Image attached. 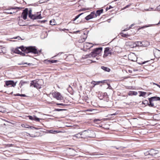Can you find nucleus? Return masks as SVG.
<instances>
[{"instance_id": "53", "label": "nucleus", "mask_w": 160, "mask_h": 160, "mask_svg": "<svg viewBox=\"0 0 160 160\" xmlns=\"http://www.w3.org/2000/svg\"><path fill=\"white\" fill-rule=\"evenodd\" d=\"M117 114V113H113V114H111V115H112H112H116Z\"/></svg>"}, {"instance_id": "22", "label": "nucleus", "mask_w": 160, "mask_h": 160, "mask_svg": "<svg viewBox=\"0 0 160 160\" xmlns=\"http://www.w3.org/2000/svg\"><path fill=\"white\" fill-rule=\"evenodd\" d=\"M19 48H16L14 51H13V52L14 53H17V54H20V53H21V52L19 50H18V48H19ZM20 49H21L20 48Z\"/></svg>"}, {"instance_id": "33", "label": "nucleus", "mask_w": 160, "mask_h": 160, "mask_svg": "<svg viewBox=\"0 0 160 160\" xmlns=\"http://www.w3.org/2000/svg\"><path fill=\"white\" fill-rule=\"evenodd\" d=\"M26 82H25L21 81L20 82V83H19V85H20V87H21V86H22L24 84L26 83Z\"/></svg>"}, {"instance_id": "23", "label": "nucleus", "mask_w": 160, "mask_h": 160, "mask_svg": "<svg viewBox=\"0 0 160 160\" xmlns=\"http://www.w3.org/2000/svg\"><path fill=\"white\" fill-rule=\"evenodd\" d=\"M139 92L140 93V95H139V96L140 97H141V96L144 97L146 94V92H145L140 91V92Z\"/></svg>"}, {"instance_id": "52", "label": "nucleus", "mask_w": 160, "mask_h": 160, "mask_svg": "<svg viewBox=\"0 0 160 160\" xmlns=\"http://www.w3.org/2000/svg\"><path fill=\"white\" fill-rule=\"evenodd\" d=\"M13 13H14V12H8V14H12Z\"/></svg>"}, {"instance_id": "49", "label": "nucleus", "mask_w": 160, "mask_h": 160, "mask_svg": "<svg viewBox=\"0 0 160 160\" xmlns=\"http://www.w3.org/2000/svg\"><path fill=\"white\" fill-rule=\"evenodd\" d=\"M157 9L158 10H160V5L157 7Z\"/></svg>"}, {"instance_id": "44", "label": "nucleus", "mask_w": 160, "mask_h": 160, "mask_svg": "<svg viewBox=\"0 0 160 160\" xmlns=\"http://www.w3.org/2000/svg\"><path fill=\"white\" fill-rule=\"evenodd\" d=\"M19 8H18V7H15V8H11V9H18Z\"/></svg>"}, {"instance_id": "35", "label": "nucleus", "mask_w": 160, "mask_h": 160, "mask_svg": "<svg viewBox=\"0 0 160 160\" xmlns=\"http://www.w3.org/2000/svg\"><path fill=\"white\" fill-rule=\"evenodd\" d=\"M131 5V4H129L128 5H127L125 7H124L123 8H122V10H124V9H126L127 8H128V7H129Z\"/></svg>"}, {"instance_id": "57", "label": "nucleus", "mask_w": 160, "mask_h": 160, "mask_svg": "<svg viewBox=\"0 0 160 160\" xmlns=\"http://www.w3.org/2000/svg\"><path fill=\"white\" fill-rule=\"evenodd\" d=\"M1 108L0 107V109H1ZM0 112H2V110H1V109H0Z\"/></svg>"}, {"instance_id": "29", "label": "nucleus", "mask_w": 160, "mask_h": 160, "mask_svg": "<svg viewBox=\"0 0 160 160\" xmlns=\"http://www.w3.org/2000/svg\"><path fill=\"white\" fill-rule=\"evenodd\" d=\"M83 14V13H82L77 16L75 18L73 19V21H74L76 20L81 15Z\"/></svg>"}, {"instance_id": "54", "label": "nucleus", "mask_w": 160, "mask_h": 160, "mask_svg": "<svg viewBox=\"0 0 160 160\" xmlns=\"http://www.w3.org/2000/svg\"><path fill=\"white\" fill-rule=\"evenodd\" d=\"M21 94H17L16 95L17 96H20Z\"/></svg>"}, {"instance_id": "38", "label": "nucleus", "mask_w": 160, "mask_h": 160, "mask_svg": "<svg viewBox=\"0 0 160 160\" xmlns=\"http://www.w3.org/2000/svg\"><path fill=\"white\" fill-rule=\"evenodd\" d=\"M130 46H131V47H132L133 46L132 45L133 44V43H134L133 42H128Z\"/></svg>"}, {"instance_id": "27", "label": "nucleus", "mask_w": 160, "mask_h": 160, "mask_svg": "<svg viewBox=\"0 0 160 160\" xmlns=\"http://www.w3.org/2000/svg\"><path fill=\"white\" fill-rule=\"evenodd\" d=\"M49 132L50 133H54V132H56L57 133H59L60 132V131H53L52 130H50L49 131Z\"/></svg>"}, {"instance_id": "24", "label": "nucleus", "mask_w": 160, "mask_h": 160, "mask_svg": "<svg viewBox=\"0 0 160 160\" xmlns=\"http://www.w3.org/2000/svg\"><path fill=\"white\" fill-rule=\"evenodd\" d=\"M50 24L51 25H54L56 24V22H55V20L54 19H52L50 21Z\"/></svg>"}, {"instance_id": "15", "label": "nucleus", "mask_w": 160, "mask_h": 160, "mask_svg": "<svg viewBox=\"0 0 160 160\" xmlns=\"http://www.w3.org/2000/svg\"><path fill=\"white\" fill-rule=\"evenodd\" d=\"M155 56L156 58L160 57V50L155 49L153 51Z\"/></svg>"}, {"instance_id": "37", "label": "nucleus", "mask_w": 160, "mask_h": 160, "mask_svg": "<svg viewBox=\"0 0 160 160\" xmlns=\"http://www.w3.org/2000/svg\"><path fill=\"white\" fill-rule=\"evenodd\" d=\"M12 38L15 39H17L18 40L22 39L21 38V37H14V38Z\"/></svg>"}, {"instance_id": "28", "label": "nucleus", "mask_w": 160, "mask_h": 160, "mask_svg": "<svg viewBox=\"0 0 160 160\" xmlns=\"http://www.w3.org/2000/svg\"><path fill=\"white\" fill-rule=\"evenodd\" d=\"M121 36L123 37H127L129 36L128 34H124L123 33H120Z\"/></svg>"}, {"instance_id": "30", "label": "nucleus", "mask_w": 160, "mask_h": 160, "mask_svg": "<svg viewBox=\"0 0 160 160\" xmlns=\"http://www.w3.org/2000/svg\"><path fill=\"white\" fill-rule=\"evenodd\" d=\"M151 152L152 153H153L154 154L158 153V151L157 150H155L153 149L152 150H151Z\"/></svg>"}, {"instance_id": "34", "label": "nucleus", "mask_w": 160, "mask_h": 160, "mask_svg": "<svg viewBox=\"0 0 160 160\" xmlns=\"http://www.w3.org/2000/svg\"><path fill=\"white\" fill-rule=\"evenodd\" d=\"M32 10H30L29 11V14H28V17L29 18H30V17L32 16Z\"/></svg>"}, {"instance_id": "7", "label": "nucleus", "mask_w": 160, "mask_h": 160, "mask_svg": "<svg viewBox=\"0 0 160 160\" xmlns=\"http://www.w3.org/2000/svg\"><path fill=\"white\" fill-rule=\"evenodd\" d=\"M112 54V52L109 48H105L104 54L103 55L104 58H106L108 56H110Z\"/></svg>"}, {"instance_id": "56", "label": "nucleus", "mask_w": 160, "mask_h": 160, "mask_svg": "<svg viewBox=\"0 0 160 160\" xmlns=\"http://www.w3.org/2000/svg\"><path fill=\"white\" fill-rule=\"evenodd\" d=\"M12 144H8L7 145V146H12Z\"/></svg>"}, {"instance_id": "31", "label": "nucleus", "mask_w": 160, "mask_h": 160, "mask_svg": "<svg viewBox=\"0 0 160 160\" xmlns=\"http://www.w3.org/2000/svg\"><path fill=\"white\" fill-rule=\"evenodd\" d=\"M49 62H50L51 63H55L57 62V60H49Z\"/></svg>"}, {"instance_id": "39", "label": "nucleus", "mask_w": 160, "mask_h": 160, "mask_svg": "<svg viewBox=\"0 0 160 160\" xmlns=\"http://www.w3.org/2000/svg\"><path fill=\"white\" fill-rule=\"evenodd\" d=\"M104 81H98V84H99L100 83H104Z\"/></svg>"}, {"instance_id": "17", "label": "nucleus", "mask_w": 160, "mask_h": 160, "mask_svg": "<svg viewBox=\"0 0 160 160\" xmlns=\"http://www.w3.org/2000/svg\"><path fill=\"white\" fill-rule=\"evenodd\" d=\"M29 119L32 120H34L36 121H39L41 119L38 118L35 116H28Z\"/></svg>"}, {"instance_id": "43", "label": "nucleus", "mask_w": 160, "mask_h": 160, "mask_svg": "<svg viewBox=\"0 0 160 160\" xmlns=\"http://www.w3.org/2000/svg\"><path fill=\"white\" fill-rule=\"evenodd\" d=\"M149 26H147V25H145V26H144L143 27H141L140 29H142V28H147V27H148Z\"/></svg>"}, {"instance_id": "25", "label": "nucleus", "mask_w": 160, "mask_h": 160, "mask_svg": "<svg viewBox=\"0 0 160 160\" xmlns=\"http://www.w3.org/2000/svg\"><path fill=\"white\" fill-rule=\"evenodd\" d=\"M91 83L93 85V87H94L95 85L98 84V81L95 82L93 81L91 82Z\"/></svg>"}, {"instance_id": "50", "label": "nucleus", "mask_w": 160, "mask_h": 160, "mask_svg": "<svg viewBox=\"0 0 160 160\" xmlns=\"http://www.w3.org/2000/svg\"><path fill=\"white\" fill-rule=\"evenodd\" d=\"M20 96L22 97H25L26 96V95L25 94H21Z\"/></svg>"}, {"instance_id": "1", "label": "nucleus", "mask_w": 160, "mask_h": 160, "mask_svg": "<svg viewBox=\"0 0 160 160\" xmlns=\"http://www.w3.org/2000/svg\"><path fill=\"white\" fill-rule=\"evenodd\" d=\"M21 48L22 51L24 52L28 53H32L34 54H38L39 52H40L41 51H38L36 48L35 47L29 46L27 47H24L23 46H22L19 48Z\"/></svg>"}, {"instance_id": "2", "label": "nucleus", "mask_w": 160, "mask_h": 160, "mask_svg": "<svg viewBox=\"0 0 160 160\" xmlns=\"http://www.w3.org/2000/svg\"><path fill=\"white\" fill-rule=\"evenodd\" d=\"M102 47L96 48L89 54L86 55L85 56V58H90L91 57L94 58L97 56L99 54L102 50Z\"/></svg>"}, {"instance_id": "26", "label": "nucleus", "mask_w": 160, "mask_h": 160, "mask_svg": "<svg viewBox=\"0 0 160 160\" xmlns=\"http://www.w3.org/2000/svg\"><path fill=\"white\" fill-rule=\"evenodd\" d=\"M130 94L129 95H136L138 94L137 92L135 91H131L130 92Z\"/></svg>"}, {"instance_id": "55", "label": "nucleus", "mask_w": 160, "mask_h": 160, "mask_svg": "<svg viewBox=\"0 0 160 160\" xmlns=\"http://www.w3.org/2000/svg\"><path fill=\"white\" fill-rule=\"evenodd\" d=\"M112 8V6H109V8H108V9H110V8Z\"/></svg>"}, {"instance_id": "36", "label": "nucleus", "mask_w": 160, "mask_h": 160, "mask_svg": "<svg viewBox=\"0 0 160 160\" xmlns=\"http://www.w3.org/2000/svg\"><path fill=\"white\" fill-rule=\"evenodd\" d=\"M57 105H62L64 106H66L67 105L66 104L63 103H57Z\"/></svg>"}, {"instance_id": "32", "label": "nucleus", "mask_w": 160, "mask_h": 160, "mask_svg": "<svg viewBox=\"0 0 160 160\" xmlns=\"http://www.w3.org/2000/svg\"><path fill=\"white\" fill-rule=\"evenodd\" d=\"M90 9L89 8H83L80 10L81 11H85L86 10H89Z\"/></svg>"}, {"instance_id": "18", "label": "nucleus", "mask_w": 160, "mask_h": 160, "mask_svg": "<svg viewBox=\"0 0 160 160\" xmlns=\"http://www.w3.org/2000/svg\"><path fill=\"white\" fill-rule=\"evenodd\" d=\"M150 98L152 99V100L153 101H160V98L159 97H152Z\"/></svg>"}, {"instance_id": "40", "label": "nucleus", "mask_w": 160, "mask_h": 160, "mask_svg": "<svg viewBox=\"0 0 160 160\" xmlns=\"http://www.w3.org/2000/svg\"><path fill=\"white\" fill-rule=\"evenodd\" d=\"M46 1L47 0H40L39 1L40 3H42L46 2Z\"/></svg>"}, {"instance_id": "5", "label": "nucleus", "mask_w": 160, "mask_h": 160, "mask_svg": "<svg viewBox=\"0 0 160 160\" xmlns=\"http://www.w3.org/2000/svg\"><path fill=\"white\" fill-rule=\"evenodd\" d=\"M81 132L82 138L92 137L93 136L91 134L94 133L93 132L89 130H85Z\"/></svg>"}, {"instance_id": "47", "label": "nucleus", "mask_w": 160, "mask_h": 160, "mask_svg": "<svg viewBox=\"0 0 160 160\" xmlns=\"http://www.w3.org/2000/svg\"><path fill=\"white\" fill-rule=\"evenodd\" d=\"M152 9H153V8H150L146 10V11H151Z\"/></svg>"}, {"instance_id": "8", "label": "nucleus", "mask_w": 160, "mask_h": 160, "mask_svg": "<svg viewBox=\"0 0 160 160\" xmlns=\"http://www.w3.org/2000/svg\"><path fill=\"white\" fill-rule=\"evenodd\" d=\"M52 95L54 98L58 100H60L62 99V96L60 93L58 92H54L52 93Z\"/></svg>"}, {"instance_id": "6", "label": "nucleus", "mask_w": 160, "mask_h": 160, "mask_svg": "<svg viewBox=\"0 0 160 160\" xmlns=\"http://www.w3.org/2000/svg\"><path fill=\"white\" fill-rule=\"evenodd\" d=\"M5 82V85H4L5 87L6 86L14 87L16 85L17 83V82H14V81L12 80L6 81Z\"/></svg>"}, {"instance_id": "10", "label": "nucleus", "mask_w": 160, "mask_h": 160, "mask_svg": "<svg viewBox=\"0 0 160 160\" xmlns=\"http://www.w3.org/2000/svg\"><path fill=\"white\" fill-rule=\"evenodd\" d=\"M128 59L132 61H135L137 59L136 55L133 53H131L128 55Z\"/></svg>"}, {"instance_id": "12", "label": "nucleus", "mask_w": 160, "mask_h": 160, "mask_svg": "<svg viewBox=\"0 0 160 160\" xmlns=\"http://www.w3.org/2000/svg\"><path fill=\"white\" fill-rule=\"evenodd\" d=\"M96 17L97 15L95 14V12H91L90 14L86 16L85 18V19L86 20H88L93 18H96Z\"/></svg>"}, {"instance_id": "19", "label": "nucleus", "mask_w": 160, "mask_h": 160, "mask_svg": "<svg viewBox=\"0 0 160 160\" xmlns=\"http://www.w3.org/2000/svg\"><path fill=\"white\" fill-rule=\"evenodd\" d=\"M149 106L151 107H155L154 106V103L153 102V101L152 100V99L149 98Z\"/></svg>"}, {"instance_id": "46", "label": "nucleus", "mask_w": 160, "mask_h": 160, "mask_svg": "<svg viewBox=\"0 0 160 160\" xmlns=\"http://www.w3.org/2000/svg\"><path fill=\"white\" fill-rule=\"evenodd\" d=\"M129 29H130V28H126L125 29L123 30V31H127L128 30H129Z\"/></svg>"}, {"instance_id": "13", "label": "nucleus", "mask_w": 160, "mask_h": 160, "mask_svg": "<svg viewBox=\"0 0 160 160\" xmlns=\"http://www.w3.org/2000/svg\"><path fill=\"white\" fill-rule=\"evenodd\" d=\"M40 12H38V14H39L37 15H32V16L30 17L31 19H41L42 18V17L41 16V14L40 13Z\"/></svg>"}, {"instance_id": "48", "label": "nucleus", "mask_w": 160, "mask_h": 160, "mask_svg": "<svg viewBox=\"0 0 160 160\" xmlns=\"http://www.w3.org/2000/svg\"><path fill=\"white\" fill-rule=\"evenodd\" d=\"M153 84H155V85H157L158 87L159 88H160V85H159L155 83H153Z\"/></svg>"}, {"instance_id": "42", "label": "nucleus", "mask_w": 160, "mask_h": 160, "mask_svg": "<svg viewBox=\"0 0 160 160\" xmlns=\"http://www.w3.org/2000/svg\"><path fill=\"white\" fill-rule=\"evenodd\" d=\"M93 121L94 122H96L98 121H100V120L99 119H95Z\"/></svg>"}, {"instance_id": "45", "label": "nucleus", "mask_w": 160, "mask_h": 160, "mask_svg": "<svg viewBox=\"0 0 160 160\" xmlns=\"http://www.w3.org/2000/svg\"><path fill=\"white\" fill-rule=\"evenodd\" d=\"M20 54L22 56H25V54L24 53H23L22 52H21V53H20Z\"/></svg>"}, {"instance_id": "58", "label": "nucleus", "mask_w": 160, "mask_h": 160, "mask_svg": "<svg viewBox=\"0 0 160 160\" xmlns=\"http://www.w3.org/2000/svg\"><path fill=\"white\" fill-rule=\"evenodd\" d=\"M79 32V31H76V32Z\"/></svg>"}, {"instance_id": "16", "label": "nucleus", "mask_w": 160, "mask_h": 160, "mask_svg": "<svg viewBox=\"0 0 160 160\" xmlns=\"http://www.w3.org/2000/svg\"><path fill=\"white\" fill-rule=\"evenodd\" d=\"M72 137L73 139L82 138L81 132H80L72 136Z\"/></svg>"}, {"instance_id": "11", "label": "nucleus", "mask_w": 160, "mask_h": 160, "mask_svg": "<svg viewBox=\"0 0 160 160\" xmlns=\"http://www.w3.org/2000/svg\"><path fill=\"white\" fill-rule=\"evenodd\" d=\"M28 9L27 8H25L23 10L22 13V17L24 20H26L27 18L28 14Z\"/></svg>"}, {"instance_id": "51", "label": "nucleus", "mask_w": 160, "mask_h": 160, "mask_svg": "<svg viewBox=\"0 0 160 160\" xmlns=\"http://www.w3.org/2000/svg\"><path fill=\"white\" fill-rule=\"evenodd\" d=\"M134 25V24H132L131 25V26H130L129 27V28L130 29Z\"/></svg>"}, {"instance_id": "20", "label": "nucleus", "mask_w": 160, "mask_h": 160, "mask_svg": "<svg viewBox=\"0 0 160 160\" xmlns=\"http://www.w3.org/2000/svg\"><path fill=\"white\" fill-rule=\"evenodd\" d=\"M101 68L105 71L109 72L110 71V69L109 68L104 66H102Z\"/></svg>"}, {"instance_id": "41", "label": "nucleus", "mask_w": 160, "mask_h": 160, "mask_svg": "<svg viewBox=\"0 0 160 160\" xmlns=\"http://www.w3.org/2000/svg\"><path fill=\"white\" fill-rule=\"evenodd\" d=\"M64 110V109H55V111H63Z\"/></svg>"}, {"instance_id": "3", "label": "nucleus", "mask_w": 160, "mask_h": 160, "mask_svg": "<svg viewBox=\"0 0 160 160\" xmlns=\"http://www.w3.org/2000/svg\"><path fill=\"white\" fill-rule=\"evenodd\" d=\"M42 79L38 80H35L31 82L30 84V86H33L34 87L37 89H40L41 88L42 84L41 83L42 82Z\"/></svg>"}, {"instance_id": "9", "label": "nucleus", "mask_w": 160, "mask_h": 160, "mask_svg": "<svg viewBox=\"0 0 160 160\" xmlns=\"http://www.w3.org/2000/svg\"><path fill=\"white\" fill-rule=\"evenodd\" d=\"M87 37V34L84 32L81 36L80 38L78 40L79 43H82L84 42Z\"/></svg>"}, {"instance_id": "21", "label": "nucleus", "mask_w": 160, "mask_h": 160, "mask_svg": "<svg viewBox=\"0 0 160 160\" xmlns=\"http://www.w3.org/2000/svg\"><path fill=\"white\" fill-rule=\"evenodd\" d=\"M103 9H101L100 10H98L97 11L96 13L95 14L97 15V17L98 16H99L100 15L102 12Z\"/></svg>"}, {"instance_id": "59", "label": "nucleus", "mask_w": 160, "mask_h": 160, "mask_svg": "<svg viewBox=\"0 0 160 160\" xmlns=\"http://www.w3.org/2000/svg\"><path fill=\"white\" fill-rule=\"evenodd\" d=\"M144 63H145V62H143L142 64H144Z\"/></svg>"}, {"instance_id": "14", "label": "nucleus", "mask_w": 160, "mask_h": 160, "mask_svg": "<svg viewBox=\"0 0 160 160\" xmlns=\"http://www.w3.org/2000/svg\"><path fill=\"white\" fill-rule=\"evenodd\" d=\"M93 47L92 43L89 42H85L83 44L84 48L86 49H89Z\"/></svg>"}, {"instance_id": "4", "label": "nucleus", "mask_w": 160, "mask_h": 160, "mask_svg": "<svg viewBox=\"0 0 160 160\" xmlns=\"http://www.w3.org/2000/svg\"><path fill=\"white\" fill-rule=\"evenodd\" d=\"M149 44V43L148 41L136 42L133 43V46L132 48L137 46L145 47L148 46Z\"/></svg>"}]
</instances>
